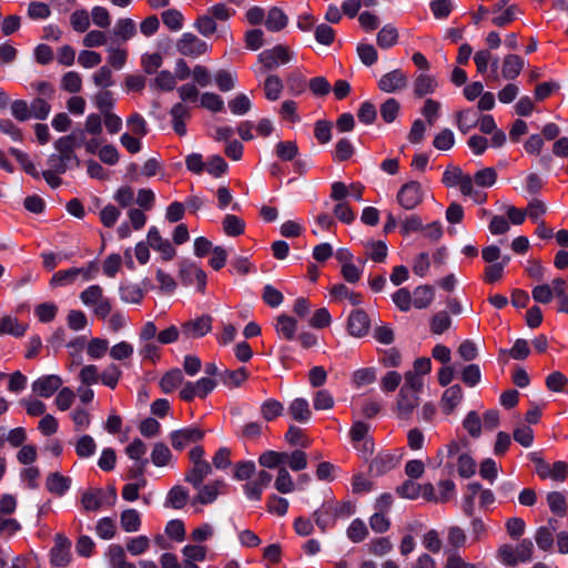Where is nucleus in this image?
<instances>
[{
  "label": "nucleus",
  "instance_id": "nucleus-1",
  "mask_svg": "<svg viewBox=\"0 0 568 568\" xmlns=\"http://www.w3.org/2000/svg\"><path fill=\"white\" fill-rule=\"evenodd\" d=\"M83 142V133L80 138L75 133L63 135L54 142L57 153H52L48 158V166L54 168L57 172H65L70 168H79L80 160L75 154V149Z\"/></svg>",
  "mask_w": 568,
  "mask_h": 568
},
{
  "label": "nucleus",
  "instance_id": "nucleus-2",
  "mask_svg": "<svg viewBox=\"0 0 568 568\" xmlns=\"http://www.w3.org/2000/svg\"><path fill=\"white\" fill-rule=\"evenodd\" d=\"M80 301L99 320L104 321L112 312L111 300L104 295V291L99 284H92L84 288L80 293Z\"/></svg>",
  "mask_w": 568,
  "mask_h": 568
},
{
  "label": "nucleus",
  "instance_id": "nucleus-3",
  "mask_svg": "<svg viewBox=\"0 0 568 568\" xmlns=\"http://www.w3.org/2000/svg\"><path fill=\"white\" fill-rule=\"evenodd\" d=\"M204 448L200 445L194 446L189 452L191 467L185 473L184 480L193 486L200 488L204 479L212 473L211 464L204 458Z\"/></svg>",
  "mask_w": 568,
  "mask_h": 568
},
{
  "label": "nucleus",
  "instance_id": "nucleus-4",
  "mask_svg": "<svg viewBox=\"0 0 568 568\" xmlns=\"http://www.w3.org/2000/svg\"><path fill=\"white\" fill-rule=\"evenodd\" d=\"M293 57L294 53L287 45L276 44L271 49L263 50L257 55V61L262 64L263 72H266L290 63Z\"/></svg>",
  "mask_w": 568,
  "mask_h": 568
},
{
  "label": "nucleus",
  "instance_id": "nucleus-5",
  "mask_svg": "<svg viewBox=\"0 0 568 568\" xmlns=\"http://www.w3.org/2000/svg\"><path fill=\"white\" fill-rule=\"evenodd\" d=\"M403 458L400 449L383 450L369 463L368 471L372 476L379 477L396 468Z\"/></svg>",
  "mask_w": 568,
  "mask_h": 568
},
{
  "label": "nucleus",
  "instance_id": "nucleus-6",
  "mask_svg": "<svg viewBox=\"0 0 568 568\" xmlns=\"http://www.w3.org/2000/svg\"><path fill=\"white\" fill-rule=\"evenodd\" d=\"M116 500V490L112 487L106 494L101 488H90L81 494V505L84 511H98L103 504L114 505Z\"/></svg>",
  "mask_w": 568,
  "mask_h": 568
},
{
  "label": "nucleus",
  "instance_id": "nucleus-7",
  "mask_svg": "<svg viewBox=\"0 0 568 568\" xmlns=\"http://www.w3.org/2000/svg\"><path fill=\"white\" fill-rule=\"evenodd\" d=\"M442 183L446 187L458 186L463 195H473L474 193L473 178L464 173L457 165H447L442 176Z\"/></svg>",
  "mask_w": 568,
  "mask_h": 568
},
{
  "label": "nucleus",
  "instance_id": "nucleus-8",
  "mask_svg": "<svg viewBox=\"0 0 568 568\" xmlns=\"http://www.w3.org/2000/svg\"><path fill=\"white\" fill-rule=\"evenodd\" d=\"M423 187L417 181L405 183L397 193V202L405 210H414L423 202Z\"/></svg>",
  "mask_w": 568,
  "mask_h": 568
},
{
  "label": "nucleus",
  "instance_id": "nucleus-9",
  "mask_svg": "<svg viewBox=\"0 0 568 568\" xmlns=\"http://www.w3.org/2000/svg\"><path fill=\"white\" fill-rule=\"evenodd\" d=\"M176 50L182 55L197 58L207 52L209 45L195 34L186 32L176 42Z\"/></svg>",
  "mask_w": 568,
  "mask_h": 568
},
{
  "label": "nucleus",
  "instance_id": "nucleus-10",
  "mask_svg": "<svg viewBox=\"0 0 568 568\" xmlns=\"http://www.w3.org/2000/svg\"><path fill=\"white\" fill-rule=\"evenodd\" d=\"M213 318L211 315H202L181 325V334L185 338H201L212 331Z\"/></svg>",
  "mask_w": 568,
  "mask_h": 568
},
{
  "label": "nucleus",
  "instance_id": "nucleus-11",
  "mask_svg": "<svg viewBox=\"0 0 568 568\" xmlns=\"http://www.w3.org/2000/svg\"><path fill=\"white\" fill-rule=\"evenodd\" d=\"M204 432L200 427H185L170 433L171 445L175 450H183L191 444L203 439Z\"/></svg>",
  "mask_w": 568,
  "mask_h": 568
},
{
  "label": "nucleus",
  "instance_id": "nucleus-12",
  "mask_svg": "<svg viewBox=\"0 0 568 568\" xmlns=\"http://www.w3.org/2000/svg\"><path fill=\"white\" fill-rule=\"evenodd\" d=\"M71 542L68 538L58 535L55 544L50 550V564L53 567L63 568L67 567L71 561Z\"/></svg>",
  "mask_w": 568,
  "mask_h": 568
},
{
  "label": "nucleus",
  "instance_id": "nucleus-13",
  "mask_svg": "<svg viewBox=\"0 0 568 568\" xmlns=\"http://www.w3.org/2000/svg\"><path fill=\"white\" fill-rule=\"evenodd\" d=\"M419 405V394L399 389L396 400V414L400 419H409Z\"/></svg>",
  "mask_w": 568,
  "mask_h": 568
},
{
  "label": "nucleus",
  "instance_id": "nucleus-14",
  "mask_svg": "<svg viewBox=\"0 0 568 568\" xmlns=\"http://www.w3.org/2000/svg\"><path fill=\"white\" fill-rule=\"evenodd\" d=\"M172 128L179 136L186 134V121L192 116L191 108L185 103L178 102L170 110Z\"/></svg>",
  "mask_w": 568,
  "mask_h": 568
},
{
  "label": "nucleus",
  "instance_id": "nucleus-15",
  "mask_svg": "<svg viewBox=\"0 0 568 568\" xmlns=\"http://www.w3.org/2000/svg\"><path fill=\"white\" fill-rule=\"evenodd\" d=\"M371 327V321L367 313L363 310H354L348 316L347 331L354 337L367 335Z\"/></svg>",
  "mask_w": 568,
  "mask_h": 568
},
{
  "label": "nucleus",
  "instance_id": "nucleus-16",
  "mask_svg": "<svg viewBox=\"0 0 568 568\" xmlns=\"http://www.w3.org/2000/svg\"><path fill=\"white\" fill-rule=\"evenodd\" d=\"M148 243L153 250L161 253L164 261H171L175 255V248L169 240L161 236L155 226H152L148 232Z\"/></svg>",
  "mask_w": 568,
  "mask_h": 568
},
{
  "label": "nucleus",
  "instance_id": "nucleus-17",
  "mask_svg": "<svg viewBox=\"0 0 568 568\" xmlns=\"http://www.w3.org/2000/svg\"><path fill=\"white\" fill-rule=\"evenodd\" d=\"M313 518L315 525L322 532H326L333 528L337 521L333 507L332 500H325L314 513Z\"/></svg>",
  "mask_w": 568,
  "mask_h": 568
},
{
  "label": "nucleus",
  "instance_id": "nucleus-18",
  "mask_svg": "<svg viewBox=\"0 0 568 568\" xmlns=\"http://www.w3.org/2000/svg\"><path fill=\"white\" fill-rule=\"evenodd\" d=\"M62 383L58 375H45L32 383V390L41 397L49 398L61 387Z\"/></svg>",
  "mask_w": 568,
  "mask_h": 568
},
{
  "label": "nucleus",
  "instance_id": "nucleus-19",
  "mask_svg": "<svg viewBox=\"0 0 568 568\" xmlns=\"http://www.w3.org/2000/svg\"><path fill=\"white\" fill-rule=\"evenodd\" d=\"M407 85V77L400 70H393L384 75L378 81V88L383 92L392 93L404 89Z\"/></svg>",
  "mask_w": 568,
  "mask_h": 568
},
{
  "label": "nucleus",
  "instance_id": "nucleus-20",
  "mask_svg": "<svg viewBox=\"0 0 568 568\" xmlns=\"http://www.w3.org/2000/svg\"><path fill=\"white\" fill-rule=\"evenodd\" d=\"M464 398V392L460 385L455 384L447 387L440 397V408L445 415L454 413L455 408L462 403Z\"/></svg>",
  "mask_w": 568,
  "mask_h": 568
},
{
  "label": "nucleus",
  "instance_id": "nucleus-21",
  "mask_svg": "<svg viewBox=\"0 0 568 568\" xmlns=\"http://www.w3.org/2000/svg\"><path fill=\"white\" fill-rule=\"evenodd\" d=\"M71 478L54 471L48 475L45 479V488L55 496H63L71 487Z\"/></svg>",
  "mask_w": 568,
  "mask_h": 568
},
{
  "label": "nucleus",
  "instance_id": "nucleus-22",
  "mask_svg": "<svg viewBox=\"0 0 568 568\" xmlns=\"http://www.w3.org/2000/svg\"><path fill=\"white\" fill-rule=\"evenodd\" d=\"M225 486L224 480H213L206 485H201L200 488H196L197 495L195 500L202 505L212 504L221 493V489Z\"/></svg>",
  "mask_w": 568,
  "mask_h": 568
},
{
  "label": "nucleus",
  "instance_id": "nucleus-23",
  "mask_svg": "<svg viewBox=\"0 0 568 568\" xmlns=\"http://www.w3.org/2000/svg\"><path fill=\"white\" fill-rule=\"evenodd\" d=\"M525 60L518 54L505 55L501 64V74L506 80H515L523 71Z\"/></svg>",
  "mask_w": 568,
  "mask_h": 568
},
{
  "label": "nucleus",
  "instance_id": "nucleus-24",
  "mask_svg": "<svg viewBox=\"0 0 568 568\" xmlns=\"http://www.w3.org/2000/svg\"><path fill=\"white\" fill-rule=\"evenodd\" d=\"M288 415L297 423L305 424L312 418L310 404L305 398H295L288 406Z\"/></svg>",
  "mask_w": 568,
  "mask_h": 568
},
{
  "label": "nucleus",
  "instance_id": "nucleus-25",
  "mask_svg": "<svg viewBox=\"0 0 568 568\" xmlns=\"http://www.w3.org/2000/svg\"><path fill=\"white\" fill-rule=\"evenodd\" d=\"M297 322L295 318L281 314L276 317L275 331L284 339L292 341L295 337Z\"/></svg>",
  "mask_w": 568,
  "mask_h": 568
},
{
  "label": "nucleus",
  "instance_id": "nucleus-26",
  "mask_svg": "<svg viewBox=\"0 0 568 568\" xmlns=\"http://www.w3.org/2000/svg\"><path fill=\"white\" fill-rule=\"evenodd\" d=\"M288 23V17L278 7H272L265 19V27L268 31L278 32L286 28Z\"/></svg>",
  "mask_w": 568,
  "mask_h": 568
},
{
  "label": "nucleus",
  "instance_id": "nucleus-27",
  "mask_svg": "<svg viewBox=\"0 0 568 568\" xmlns=\"http://www.w3.org/2000/svg\"><path fill=\"white\" fill-rule=\"evenodd\" d=\"M121 301L124 303L140 304L144 297V292L139 284L122 282L119 286Z\"/></svg>",
  "mask_w": 568,
  "mask_h": 568
},
{
  "label": "nucleus",
  "instance_id": "nucleus-28",
  "mask_svg": "<svg viewBox=\"0 0 568 568\" xmlns=\"http://www.w3.org/2000/svg\"><path fill=\"white\" fill-rule=\"evenodd\" d=\"M250 374L245 367H240L235 371L225 369L220 374L221 382L229 388L240 387Z\"/></svg>",
  "mask_w": 568,
  "mask_h": 568
},
{
  "label": "nucleus",
  "instance_id": "nucleus-29",
  "mask_svg": "<svg viewBox=\"0 0 568 568\" xmlns=\"http://www.w3.org/2000/svg\"><path fill=\"white\" fill-rule=\"evenodd\" d=\"M335 301L347 300L352 305H359L363 302L361 293L351 291L345 284H335L329 290Z\"/></svg>",
  "mask_w": 568,
  "mask_h": 568
},
{
  "label": "nucleus",
  "instance_id": "nucleus-30",
  "mask_svg": "<svg viewBox=\"0 0 568 568\" xmlns=\"http://www.w3.org/2000/svg\"><path fill=\"white\" fill-rule=\"evenodd\" d=\"M189 500V491L186 488L180 485L173 486L165 499V506L174 509L183 508Z\"/></svg>",
  "mask_w": 568,
  "mask_h": 568
},
{
  "label": "nucleus",
  "instance_id": "nucleus-31",
  "mask_svg": "<svg viewBox=\"0 0 568 568\" xmlns=\"http://www.w3.org/2000/svg\"><path fill=\"white\" fill-rule=\"evenodd\" d=\"M478 113L471 109L458 111L456 113V125L462 133H467L477 126Z\"/></svg>",
  "mask_w": 568,
  "mask_h": 568
},
{
  "label": "nucleus",
  "instance_id": "nucleus-32",
  "mask_svg": "<svg viewBox=\"0 0 568 568\" xmlns=\"http://www.w3.org/2000/svg\"><path fill=\"white\" fill-rule=\"evenodd\" d=\"M114 37L126 42L136 34L135 22L131 18H121L116 21L113 29Z\"/></svg>",
  "mask_w": 568,
  "mask_h": 568
},
{
  "label": "nucleus",
  "instance_id": "nucleus-33",
  "mask_svg": "<svg viewBox=\"0 0 568 568\" xmlns=\"http://www.w3.org/2000/svg\"><path fill=\"white\" fill-rule=\"evenodd\" d=\"M413 306L423 310L428 307L434 300V288L429 285L417 286L413 294Z\"/></svg>",
  "mask_w": 568,
  "mask_h": 568
},
{
  "label": "nucleus",
  "instance_id": "nucleus-34",
  "mask_svg": "<svg viewBox=\"0 0 568 568\" xmlns=\"http://www.w3.org/2000/svg\"><path fill=\"white\" fill-rule=\"evenodd\" d=\"M437 88V82L434 77L420 73L414 82V93L417 98H423L433 93Z\"/></svg>",
  "mask_w": 568,
  "mask_h": 568
},
{
  "label": "nucleus",
  "instance_id": "nucleus-35",
  "mask_svg": "<svg viewBox=\"0 0 568 568\" xmlns=\"http://www.w3.org/2000/svg\"><path fill=\"white\" fill-rule=\"evenodd\" d=\"M183 374L181 369L175 368L166 372L160 379L161 390L165 394L172 393L183 383Z\"/></svg>",
  "mask_w": 568,
  "mask_h": 568
},
{
  "label": "nucleus",
  "instance_id": "nucleus-36",
  "mask_svg": "<svg viewBox=\"0 0 568 568\" xmlns=\"http://www.w3.org/2000/svg\"><path fill=\"white\" fill-rule=\"evenodd\" d=\"M141 515L136 509H125L121 513L120 525L126 532H135L141 528Z\"/></svg>",
  "mask_w": 568,
  "mask_h": 568
},
{
  "label": "nucleus",
  "instance_id": "nucleus-37",
  "mask_svg": "<svg viewBox=\"0 0 568 568\" xmlns=\"http://www.w3.org/2000/svg\"><path fill=\"white\" fill-rule=\"evenodd\" d=\"M222 227H223V231L224 233L227 235V236H240L244 233L245 231V222L243 219L236 216V215H233V214H226L224 217H223V221H222Z\"/></svg>",
  "mask_w": 568,
  "mask_h": 568
},
{
  "label": "nucleus",
  "instance_id": "nucleus-38",
  "mask_svg": "<svg viewBox=\"0 0 568 568\" xmlns=\"http://www.w3.org/2000/svg\"><path fill=\"white\" fill-rule=\"evenodd\" d=\"M285 452L266 450L258 457V464L268 469L284 467Z\"/></svg>",
  "mask_w": 568,
  "mask_h": 568
},
{
  "label": "nucleus",
  "instance_id": "nucleus-39",
  "mask_svg": "<svg viewBox=\"0 0 568 568\" xmlns=\"http://www.w3.org/2000/svg\"><path fill=\"white\" fill-rule=\"evenodd\" d=\"M283 81L277 74H270L264 81L265 98L270 101L280 99L283 91Z\"/></svg>",
  "mask_w": 568,
  "mask_h": 568
},
{
  "label": "nucleus",
  "instance_id": "nucleus-40",
  "mask_svg": "<svg viewBox=\"0 0 568 568\" xmlns=\"http://www.w3.org/2000/svg\"><path fill=\"white\" fill-rule=\"evenodd\" d=\"M284 413L283 404L274 398L264 400L261 405V415L266 422H272Z\"/></svg>",
  "mask_w": 568,
  "mask_h": 568
},
{
  "label": "nucleus",
  "instance_id": "nucleus-41",
  "mask_svg": "<svg viewBox=\"0 0 568 568\" xmlns=\"http://www.w3.org/2000/svg\"><path fill=\"white\" fill-rule=\"evenodd\" d=\"M377 45L382 49H389L398 41V31L390 24L384 26L377 33Z\"/></svg>",
  "mask_w": 568,
  "mask_h": 568
},
{
  "label": "nucleus",
  "instance_id": "nucleus-42",
  "mask_svg": "<svg viewBox=\"0 0 568 568\" xmlns=\"http://www.w3.org/2000/svg\"><path fill=\"white\" fill-rule=\"evenodd\" d=\"M274 487L281 494H290L294 491V480L285 467H280L274 481Z\"/></svg>",
  "mask_w": 568,
  "mask_h": 568
},
{
  "label": "nucleus",
  "instance_id": "nucleus-43",
  "mask_svg": "<svg viewBox=\"0 0 568 568\" xmlns=\"http://www.w3.org/2000/svg\"><path fill=\"white\" fill-rule=\"evenodd\" d=\"M27 331V325L20 323L17 318L7 316L0 321V335L10 334L13 336H22Z\"/></svg>",
  "mask_w": 568,
  "mask_h": 568
},
{
  "label": "nucleus",
  "instance_id": "nucleus-44",
  "mask_svg": "<svg viewBox=\"0 0 568 568\" xmlns=\"http://www.w3.org/2000/svg\"><path fill=\"white\" fill-rule=\"evenodd\" d=\"M365 248L369 258L376 263H383L387 257V245L384 241H369Z\"/></svg>",
  "mask_w": 568,
  "mask_h": 568
},
{
  "label": "nucleus",
  "instance_id": "nucleus-45",
  "mask_svg": "<svg viewBox=\"0 0 568 568\" xmlns=\"http://www.w3.org/2000/svg\"><path fill=\"white\" fill-rule=\"evenodd\" d=\"M77 272L75 267H70L68 270H60L55 272L51 280L50 285L52 287H62L73 284L77 281Z\"/></svg>",
  "mask_w": 568,
  "mask_h": 568
},
{
  "label": "nucleus",
  "instance_id": "nucleus-46",
  "mask_svg": "<svg viewBox=\"0 0 568 568\" xmlns=\"http://www.w3.org/2000/svg\"><path fill=\"white\" fill-rule=\"evenodd\" d=\"M126 125L130 130V134L136 135L139 138H143L148 134V123L145 119L138 112L132 113L126 119Z\"/></svg>",
  "mask_w": 568,
  "mask_h": 568
},
{
  "label": "nucleus",
  "instance_id": "nucleus-47",
  "mask_svg": "<svg viewBox=\"0 0 568 568\" xmlns=\"http://www.w3.org/2000/svg\"><path fill=\"white\" fill-rule=\"evenodd\" d=\"M375 381L376 369L374 367L356 369L352 375V383L356 388L373 384Z\"/></svg>",
  "mask_w": 568,
  "mask_h": 568
},
{
  "label": "nucleus",
  "instance_id": "nucleus-48",
  "mask_svg": "<svg viewBox=\"0 0 568 568\" xmlns=\"http://www.w3.org/2000/svg\"><path fill=\"white\" fill-rule=\"evenodd\" d=\"M164 26L171 31H179L183 28V14L178 9H168L161 14Z\"/></svg>",
  "mask_w": 568,
  "mask_h": 568
},
{
  "label": "nucleus",
  "instance_id": "nucleus-49",
  "mask_svg": "<svg viewBox=\"0 0 568 568\" xmlns=\"http://www.w3.org/2000/svg\"><path fill=\"white\" fill-rule=\"evenodd\" d=\"M93 102L102 115L112 112L115 100L111 91L102 90L94 95Z\"/></svg>",
  "mask_w": 568,
  "mask_h": 568
},
{
  "label": "nucleus",
  "instance_id": "nucleus-50",
  "mask_svg": "<svg viewBox=\"0 0 568 568\" xmlns=\"http://www.w3.org/2000/svg\"><path fill=\"white\" fill-rule=\"evenodd\" d=\"M473 178V185L480 187H490L496 183L497 172L494 168H485L477 171Z\"/></svg>",
  "mask_w": 568,
  "mask_h": 568
},
{
  "label": "nucleus",
  "instance_id": "nucleus-51",
  "mask_svg": "<svg viewBox=\"0 0 568 568\" xmlns=\"http://www.w3.org/2000/svg\"><path fill=\"white\" fill-rule=\"evenodd\" d=\"M122 376V371L115 364H110L100 374V382L104 385L114 389L119 381Z\"/></svg>",
  "mask_w": 568,
  "mask_h": 568
},
{
  "label": "nucleus",
  "instance_id": "nucleus-52",
  "mask_svg": "<svg viewBox=\"0 0 568 568\" xmlns=\"http://www.w3.org/2000/svg\"><path fill=\"white\" fill-rule=\"evenodd\" d=\"M97 450V444L92 436L83 435L75 444V453L80 458H89L94 455Z\"/></svg>",
  "mask_w": 568,
  "mask_h": 568
},
{
  "label": "nucleus",
  "instance_id": "nucleus-53",
  "mask_svg": "<svg viewBox=\"0 0 568 568\" xmlns=\"http://www.w3.org/2000/svg\"><path fill=\"white\" fill-rule=\"evenodd\" d=\"M285 439L291 446H301L307 448L311 445V440L305 436L304 432L295 426L291 425L285 434Z\"/></svg>",
  "mask_w": 568,
  "mask_h": 568
},
{
  "label": "nucleus",
  "instance_id": "nucleus-54",
  "mask_svg": "<svg viewBox=\"0 0 568 568\" xmlns=\"http://www.w3.org/2000/svg\"><path fill=\"white\" fill-rule=\"evenodd\" d=\"M172 458V453L169 447L163 443H156L151 453V460L158 467L169 465Z\"/></svg>",
  "mask_w": 568,
  "mask_h": 568
},
{
  "label": "nucleus",
  "instance_id": "nucleus-55",
  "mask_svg": "<svg viewBox=\"0 0 568 568\" xmlns=\"http://www.w3.org/2000/svg\"><path fill=\"white\" fill-rule=\"evenodd\" d=\"M51 112V105L47 99L38 97L30 103L31 118L37 120H45Z\"/></svg>",
  "mask_w": 568,
  "mask_h": 568
},
{
  "label": "nucleus",
  "instance_id": "nucleus-56",
  "mask_svg": "<svg viewBox=\"0 0 568 568\" xmlns=\"http://www.w3.org/2000/svg\"><path fill=\"white\" fill-rule=\"evenodd\" d=\"M546 386L551 392L567 393L568 379L561 372H552L546 378Z\"/></svg>",
  "mask_w": 568,
  "mask_h": 568
},
{
  "label": "nucleus",
  "instance_id": "nucleus-57",
  "mask_svg": "<svg viewBox=\"0 0 568 568\" xmlns=\"http://www.w3.org/2000/svg\"><path fill=\"white\" fill-rule=\"evenodd\" d=\"M61 89L69 93H78L82 89V78L75 71H69L61 79Z\"/></svg>",
  "mask_w": 568,
  "mask_h": 568
},
{
  "label": "nucleus",
  "instance_id": "nucleus-58",
  "mask_svg": "<svg viewBox=\"0 0 568 568\" xmlns=\"http://www.w3.org/2000/svg\"><path fill=\"white\" fill-rule=\"evenodd\" d=\"M293 471H300L307 467V456L303 450L295 449L285 453V463Z\"/></svg>",
  "mask_w": 568,
  "mask_h": 568
},
{
  "label": "nucleus",
  "instance_id": "nucleus-59",
  "mask_svg": "<svg viewBox=\"0 0 568 568\" xmlns=\"http://www.w3.org/2000/svg\"><path fill=\"white\" fill-rule=\"evenodd\" d=\"M251 100L244 93H239L229 101V109L235 115H244L251 110Z\"/></svg>",
  "mask_w": 568,
  "mask_h": 568
},
{
  "label": "nucleus",
  "instance_id": "nucleus-60",
  "mask_svg": "<svg viewBox=\"0 0 568 568\" xmlns=\"http://www.w3.org/2000/svg\"><path fill=\"white\" fill-rule=\"evenodd\" d=\"M547 503L550 508V510L560 516L564 517L567 514V503L566 497L564 494L559 491H551L547 495Z\"/></svg>",
  "mask_w": 568,
  "mask_h": 568
},
{
  "label": "nucleus",
  "instance_id": "nucleus-61",
  "mask_svg": "<svg viewBox=\"0 0 568 568\" xmlns=\"http://www.w3.org/2000/svg\"><path fill=\"white\" fill-rule=\"evenodd\" d=\"M346 534L353 542H361L368 536V529L362 519L356 518L348 526Z\"/></svg>",
  "mask_w": 568,
  "mask_h": 568
},
{
  "label": "nucleus",
  "instance_id": "nucleus-62",
  "mask_svg": "<svg viewBox=\"0 0 568 568\" xmlns=\"http://www.w3.org/2000/svg\"><path fill=\"white\" fill-rule=\"evenodd\" d=\"M452 325V318L447 312L440 311L430 320V331L433 334L440 335L445 333Z\"/></svg>",
  "mask_w": 568,
  "mask_h": 568
},
{
  "label": "nucleus",
  "instance_id": "nucleus-63",
  "mask_svg": "<svg viewBox=\"0 0 568 568\" xmlns=\"http://www.w3.org/2000/svg\"><path fill=\"white\" fill-rule=\"evenodd\" d=\"M70 23L74 31L85 32L90 27V14L85 9H78L72 12Z\"/></svg>",
  "mask_w": 568,
  "mask_h": 568
},
{
  "label": "nucleus",
  "instance_id": "nucleus-64",
  "mask_svg": "<svg viewBox=\"0 0 568 568\" xmlns=\"http://www.w3.org/2000/svg\"><path fill=\"white\" fill-rule=\"evenodd\" d=\"M95 532L101 539H112L116 534L115 521L110 517L99 519L95 526Z\"/></svg>",
  "mask_w": 568,
  "mask_h": 568
}]
</instances>
